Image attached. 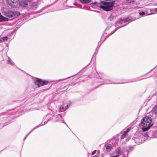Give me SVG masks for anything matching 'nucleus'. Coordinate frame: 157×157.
I'll return each mask as SVG.
<instances>
[{"instance_id":"nucleus-1","label":"nucleus","mask_w":157,"mask_h":157,"mask_svg":"<svg viewBox=\"0 0 157 157\" xmlns=\"http://www.w3.org/2000/svg\"><path fill=\"white\" fill-rule=\"evenodd\" d=\"M152 121V119L151 117L146 116L143 118L139 125L143 131H147L153 125Z\"/></svg>"},{"instance_id":"nucleus-2","label":"nucleus","mask_w":157,"mask_h":157,"mask_svg":"<svg viewBox=\"0 0 157 157\" xmlns=\"http://www.w3.org/2000/svg\"><path fill=\"white\" fill-rule=\"evenodd\" d=\"M114 4V2L113 1L110 2L102 1L101 2V5L99 6L105 11H108L112 9Z\"/></svg>"},{"instance_id":"nucleus-3","label":"nucleus","mask_w":157,"mask_h":157,"mask_svg":"<svg viewBox=\"0 0 157 157\" xmlns=\"http://www.w3.org/2000/svg\"><path fill=\"white\" fill-rule=\"evenodd\" d=\"M5 16L9 17L14 18L18 17L20 13L17 11L13 10H7L4 12Z\"/></svg>"},{"instance_id":"nucleus-4","label":"nucleus","mask_w":157,"mask_h":157,"mask_svg":"<svg viewBox=\"0 0 157 157\" xmlns=\"http://www.w3.org/2000/svg\"><path fill=\"white\" fill-rule=\"evenodd\" d=\"M7 3L12 7L17 8L19 5L17 4L19 3V0H6Z\"/></svg>"},{"instance_id":"nucleus-5","label":"nucleus","mask_w":157,"mask_h":157,"mask_svg":"<svg viewBox=\"0 0 157 157\" xmlns=\"http://www.w3.org/2000/svg\"><path fill=\"white\" fill-rule=\"evenodd\" d=\"M34 83L35 85H36V87H37L47 84V83L46 81H42L40 79L36 78Z\"/></svg>"},{"instance_id":"nucleus-6","label":"nucleus","mask_w":157,"mask_h":157,"mask_svg":"<svg viewBox=\"0 0 157 157\" xmlns=\"http://www.w3.org/2000/svg\"><path fill=\"white\" fill-rule=\"evenodd\" d=\"M17 4L19 6L17 7V8H23L26 7L28 5V2L26 0H22L20 2L19 1V3H17Z\"/></svg>"},{"instance_id":"nucleus-7","label":"nucleus","mask_w":157,"mask_h":157,"mask_svg":"<svg viewBox=\"0 0 157 157\" xmlns=\"http://www.w3.org/2000/svg\"><path fill=\"white\" fill-rule=\"evenodd\" d=\"M8 21V19L3 16L0 13V22L2 21Z\"/></svg>"},{"instance_id":"nucleus-8","label":"nucleus","mask_w":157,"mask_h":157,"mask_svg":"<svg viewBox=\"0 0 157 157\" xmlns=\"http://www.w3.org/2000/svg\"><path fill=\"white\" fill-rule=\"evenodd\" d=\"M71 104V102L70 101H68L67 102H64L63 104V106L65 107H66V109L67 108L70 106Z\"/></svg>"},{"instance_id":"nucleus-9","label":"nucleus","mask_w":157,"mask_h":157,"mask_svg":"<svg viewBox=\"0 0 157 157\" xmlns=\"http://www.w3.org/2000/svg\"><path fill=\"white\" fill-rule=\"evenodd\" d=\"M112 148V145L111 144H109L106 146V149L108 151H110Z\"/></svg>"},{"instance_id":"nucleus-10","label":"nucleus","mask_w":157,"mask_h":157,"mask_svg":"<svg viewBox=\"0 0 157 157\" xmlns=\"http://www.w3.org/2000/svg\"><path fill=\"white\" fill-rule=\"evenodd\" d=\"M67 109H66V107H65L64 106H63V105L60 107V110L61 112H63L66 110Z\"/></svg>"},{"instance_id":"nucleus-11","label":"nucleus","mask_w":157,"mask_h":157,"mask_svg":"<svg viewBox=\"0 0 157 157\" xmlns=\"http://www.w3.org/2000/svg\"><path fill=\"white\" fill-rule=\"evenodd\" d=\"M82 2L83 3H88L90 2L91 0H79Z\"/></svg>"},{"instance_id":"nucleus-12","label":"nucleus","mask_w":157,"mask_h":157,"mask_svg":"<svg viewBox=\"0 0 157 157\" xmlns=\"http://www.w3.org/2000/svg\"><path fill=\"white\" fill-rule=\"evenodd\" d=\"M1 40H2V42H5L7 40L8 38L6 36L4 37H3L1 38Z\"/></svg>"},{"instance_id":"nucleus-13","label":"nucleus","mask_w":157,"mask_h":157,"mask_svg":"<svg viewBox=\"0 0 157 157\" xmlns=\"http://www.w3.org/2000/svg\"><path fill=\"white\" fill-rule=\"evenodd\" d=\"M126 2L128 4L130 3H134L133 1L131 0H126Z\"/></svg>"},{"instance_id":"nucleus-14","label":"nucleus","mask_w":157,"mask_h":157,"mask_svg":"<svg viewBox=\"0 0 157 157\" xmlns=\"http://www.w3.org/2000/svg\"><path fill=\"white\" fill-rule=\"evenodd\" d=\"M127 136V134H124V133L121 136V139H123Z\"/></svg>"},{"instance_id":"nucleus-15","label":"nucleus","mask_w":157,"mask_h":157,"mask_svg":"<svg viewBox=\"0 0 157 157\" xmlns=\"http://www.w3.org/2000/svg\"><path fill=\"white\" fill-rule=\"evenodd\" d=\"M8 62H9V63L12 65H13V63L12 62L10 61V59H9V60H8Z\"/></svg>"},{"instance_id":"nucleus-16","label":"nucleus","mask_w":157,"mask_h":157,"mask_svg":"<svg viewBox=\"0 0 157 157\" xmlns=\"http://www.w3.org/2000/svg\"><path fill=\"white\" fill-rule=\"evenodd\" d=\"M139 14L140 15H144L145 14V13L144 12H140Z\"/></svg>"},{"instance_id":"nucleus-17","label":"nucleus","mask_w":157,"mask_h":157,"mask_svg":"<svg viewBox=\"0 0 157 157\" xmlns=\"http://www.w3.org/2000/svg\"><path fill=\"white\" fill-rule=\"evenodd\" d=\"M130 131V129H127V130H126L125 132H124V134H127V133L128 132H129Z\"/></svg>"},{"instance_id":"nucleus-18","label":"nucleus","mask_w":157,"mask_h":157,"mask_svg":"<svg viewBox=\"0 0 157 157\" xmlns=\"http://www.w3.org/2000/svg\"><path fill=\"white\" fill-rule=\"evenodd\" d=\"M96 150H94L92 152L91 154L92 155H93L96 153Z\"/></svg>"},{"instance_id":"nucleus-19","label":"nucleus","mask_w":157,"mask_h":157,"mask_svg":"<svg viewBox=\"0 0 157 157\" xmlns=\"http://www.w3.org/2000/svg\"><path fill=\"white\" fill-rule=\"evenodd\" d=\"M155 111L156 113H157V105L155 106Z\"/></svg>"},{"instance_id":"nucleus-20","label":"nucleus","mask_w":157,"mask_h":157,"mask_svg":"<svg viewBox=\"0 0 157 157\" xmlns=\"http://www.w3.org/2000/svg\"><path fill=\"white\" fill-rule=\"evenodd\" d=\"M105 84H109L110 82H109V80L107 81L106 82H105Z\"/></svg>"},{"instance_id":"nucleus-21","label":"nucleus","mask_w":157,"mask_h":157,"mask_svg":"<svg viewBox=\"0 0 157 157\" xmlns=\"http://www.w3.org/2000/svg\"><path fill=\"white\" fill-rule=\"evenodd\" d=\"M93 4H94V5H96L97 4V2H94L93 3Z\"/></svg>"},{"instance_id":"nucleus-22","label":"nucleus","mask_w":157,"mask_h":157,"mask_svg":"<svg viewBox=\"0 0 157 157\" xmlns=\"http://www.w3.org/2000/svg\"><path fill=\"white\" fill-rule=\"evenodd\" d=\"M155 11L156 12H157V8H155Z\"/></svg>"},{"instance_id":"nucleus-23","label":"nucleus","mask_w":157,"mask_h":157,"mask_svg":"<svg viewBox=\"0 0 157 157\" xmlns=\"http://www.w3.org/2000/svg\"><path fill=\"white\" fill-rule=\"evenodd\" d=\"M93 157H99V156L98 155H95Z\"/></svg>"},{"instance_id":"nucleus-24","label":"nucleus","mask_w":157,"mask_h":157,"mask_svg":"<svg viewBox=\"0 0 157 157\" xmlns=\"http://www.w3.org/2000/svg\"><path fill=\"white\" fill-rule=\"evenodd\" d=\"M2 40H1V38H0V43L1 42H2Z\"/></svg>"},{"instance_id":"nucleus-25","label":"nucleus","mask_w":157,"mask_h":157,"mask_svg":"<svg viewBox=\"0 0 157 157\" xmlns=\"http://www.w3.org/2000/svg\"><path fill=\"white\" fill-rule=\"evenodd\" d=\"M127 21V20H126V21H125V20H124V22H127V21Z\"/></svg>"}]
</instances>
